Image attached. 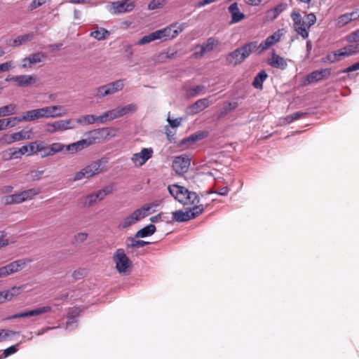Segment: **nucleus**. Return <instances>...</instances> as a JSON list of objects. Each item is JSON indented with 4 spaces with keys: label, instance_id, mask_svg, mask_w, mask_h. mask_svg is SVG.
Returning <instances> with one entry per match:
<instances>
[{
    "label": "nucleus",
    "instance_id": "58",
    "mask_svg": "<svg viewBox=\"0 0 359 359\" xmlns=\"http://www.w3.org/2000/svg\"><path fill=\"white\" fill-rule=\"evenodd\" d=\"M86 275V270L85 269H78L72 273V278L75 280H80L85 277Z\"/></svg>",
    "mask_w": 359,
    "mask_h": 359
},
{
    "label": "nucleus",
    "instance_id": "8",
    "mask_svg": "<svg viewBox=\"0 0 359 359\" xmlns=\"http://www.w3.org/2000/svg\"><path fill=\"white\" fill-rule=\"evenodd\" d=\"M153 154L154 150L151 147L143 148L140 152L132 156L131 161L136 167H141L152 157Z\"/></svg>",
    "mask_w": 359,
    "mask_h": 359
},
{
    "label": "nucleus",
    "instance_id": "17",
    "mask_svg": "<svg viewBox=\"0 0 359 359\" xmlns=\"http://www.w3.org/2000/svg\"><path fill=\"white\" fill-rule=\"evenodd\" d=\"M52 310V308L49 306H43L40 308H36L33 310L27 311L25 312H21L17 314H15L10 317V319H15V318H26V317H31L34 316H39L41 315L43 313H46L48 312H50Z\"/></svg>",
    "mask_w": 359,
    "mask_h": 359
},
{
    "label": "nucleus",
    "instance_id": "33",
    "mask_svg": "<svg viewBox=\"0 0 359 359\" xmlns=\"http://www.w3.org/2000/svg\"><path fill=\"white\" fill-rule=\"evenodd\" d=\"M172 220L178 222H187L191 219V217L190 216V212L186 211L184 212L182 210H177L173 212L172 213Z\"/></svg>",
    "mask_w": 359,
    "mask_h": 359
},
{
    "label": "nucleus",
    "instance_id": "61",
    "mask_svg": "<svg viewBox=\"0 0 359 359\" xmlns=\"http://www.w3.org/2000/svg\"><path fill=\"white\" fill-rule=\"evenodd\" d=\"M88 238V233L84 232L78 233L74 236V242L76 244L83 243Z\"/></svg>",
    "mask_w": 359,
    "mask_h": 359
},
{
    "label": "nucleus",
    "instance_id": "35",
    "mask_svg": "<svg viewBox=\"0 0 359 359\" xmlns=\"http://www.w3.org/2000/svg\"><path fill=\"white\" fill-rule=\"evenodd\" d=\"M85 144H86V142L84 141V140H81L76 142L68 144L67 146V150L72 154L76 153L79 151H81L82 149H83L85 148H87V147L85 146Z\"/></svg>",
    "mask_w": 359,
    "mask_h": 359
},
{
    "label": "nucleus",
    "instance_id": "31",
    "mask_svg": "<svg viewBox=\"0 0 359 359\" xmlns=\"http://www.w3.org/2000/svg\"><path fill=\"white\" fill-rule=\"evenodd\" d=\"M287 7V4L286 3H280L276 6L274 8L270 9L267 12V15L271 20L276 19L283 11H285Z\"/></svg>",
    "mask_w": 359,
    "mask_h": 359
},
{
    "label": "nucleus",
    "instance_id": "57",
    "mask_svg": "<svg viewBox=\"0 0 359 359\" xmlns=\"http://www.w3.org/2000/svg\"><path fill=\"white\" fill-rule=\"evenodd\" d=\"M21 290V287H13L11 289L8 290H5L7 294V298L8 300H11L13 297L17 296L20 294Z\"/></svg>",
    "mask_w": 359,
    "mask_h": 359
},
{
    "label": "nucleus",
    "instance_id": "24",
    "mask_svg": "<svg viewBox=\"0 0 359 359\" xmlns=\"http://www.w3.org/2000/svg\"><path fill=\"white\" fill-rule=\"evenodd\" d=\"M39 118H42L40 108L25 111L21 116L22 122H30Z\"/></svg>",
    "mask_w": 359,
    "mask_h": 359
},
{
    "label": "nucleus",
    "instance_id": "63",
    "mask_svg": "<svg viewBox=\"0 0 359 359\" xmlns=\"http://www.w3.org/2000/svg\"><path fill=\"white\" fill-rule=\"evenodd\" d=\"M18 344H16V345L11 346L6 348L4 351V353H3V355H2L3 357L4 358H7L9 355L16 353L18 351Z\"/></svg>",
    "mask_w": 359,
    "mask_h": 359
},
{
    "label": "nucleus",
    "instance_id": "13",
    "mask_svg": "<svg viewBox=\"0 0 359 359\" xmlns=\"http://www.w3.org/2000/svg\"><path fill=\"white\" fill-rule=\"evenodd\" d=\"M107 161L102 158L95 161H93L90 164L86 166L85 171L88 175V177H93L97 174L102 172L104 167L106 165Z\"/></svg>",
    "mask_w": 359,
    "mask_h": 359
},
{
    "label": "nucleus",
    "instance_id": "46",
    "mask_svg": "<svg viewBox=\"0 0 359 359\" xmlns=\"http://www.w3.org/2000/svg\"><path fill=\"white\" fill-rule=\"evenodd\" d=\"M205 89V86L203 85L194 86L189 88L187 90V95L188 97H195L200 94Z\"/></svg>",
    "mask_w": 359,
    "mask_h": 359
},
{
    "label": "nucleus",
    "instance_id": "36",
    "mask_svg": "<svg viewBox=\"0 0 359 359\" xmlns=\"http://www.w3.org/2000/svg\"><path fill=\"white\" fill-rule=\"evenodd\" d=\"M34 38V34L33 33H28L25 35L18 36L13 40V46H21L26 42L31 41Z\"/></svg>",
    "mask_w": 359,
    "mask_h": 359
},
{
    "label": "nucleus",
    "instance_id": "19",
    "mask_svg": "<svg viewBox=\"0 0 359 359\" xmlns=\"http://www.w3.org/2000/svg\"><path fill=\"white\" fill-rule=\"evenodd\" d=\"M210 104L208 98L200 99L188 107L187 113L189 115L196 114L208 107Z\"/></svg>",
    "mask_w": 359,
    "mask_h": 359
},
{
    "label": "nucleus",
    "instance_id": "4",
    "mask_svg": "<svg viewBox=\"0 0 359 359\" xmlns=\"http://www.w3.org/2000/svg\"><path fill=\"white\" fill-rule=\"evenodd\" d=\"M358 52V45H348L327 55V59L333 63Z\"/></svg>",
    "mask_w": 359,
    "mask_h": 359
},
{
    "label": "nucleus",
    "instance_id": "29",
    "mask_svg": "<svg viewBox=\"0 0 359 359\" xmlns=\"http://www.w3.org/2000/svg\"><path fill=\"white\" fill-rule=\"evenodd\" d=\"M118 118H121L119 111L118 107H115L101 114L100 119H102V123H105L108 121H111Z\"/></svg>",
    "mask_w": 359,
    "mask_h": 359
},
{
    "label": "nucleus",
    "instance_id": "56",
    "mask_svg": "<svg viewBox=\"0 0 359 359\" xmlns=\"http://www.w3.org/2000/svg\"><path fill=\"white\" fill-rule=\"evenodd\" d=\"M202 138V136L201 134H194L189 136L187 138L184 139L182 141V144H191L196 141L201 140Z\"/></svg>",
    "mask_w": 359,
    "mask_h": 359
},
{
    "label": "nucleus",
    "instance_id": "11",
    "mask_svg": "<svg viewBox=\"0 0 359 359\" xmlns=\"http://www.w3.org/2000/svg\"><path fill=\"white\" fill-rule=\"evenodd\" d=\"M145 217V212L144 210L138 208L133 212L130 215L125 217L120 223L119 226L122 229H126L137 222Z\"/></svg>",
    "mask_w": 359,
    "mask_h": 359
},
{
    "label": "nucleus",
    "instance_id": "2",
    "mask_svg": "<svg viewBox=\"0 0 359 359\" xmlns=\"http://www.w3.org/2000/svg\"><path fill=\"white\" fill-rule=\"evenodd\" d=\"M168 190L170 195L183 205H193L200 201L196 193L189 191L184 187L172 184L168 187Z\"/></svg>",
    "mask_w": 359,
    "mask_h": 359
},
{
    "label": "nucleus",
    "instance_id": "53",
    "mask_svg": "<svg viewBox=\"0 0 359 359\" xmlns=\"http://www.w3.org/2000/svg\"><path fill=\"white\" fill-rule=\"evenodd\" d=\"M306 115H307V113H304L302 111H297V112H294L292 114L287 116L285 118V120L287 123H290L295 120H297L302 117L306 116Z\"/></svg>",
    "mask_w": 359,
    "mask_h": 359
},
{
    "label": "nucleus",
    "instance_id": "43",
    "mask_svg": "<svg viewBox=\"0 0 359 359\" xmlns=\"http://www.w3.org/2000/svg\"><path fill=\"white\" fill-rule=\"evenodd\" d=\"M237 107H238L237 102H228L223 107V108L220 111V112L219 114V117L221 118L222 116H224L227 114L230 113L231 111H232L233 110L236 109Z\"/></svg>",
    "mask_w": 359,
    "mask_h": 359
},
{
    "label": "nucleus",
    "instance_id": "38",
    "mask_svg": "<svg viewBox=\"0 0 359 359\" xmlns=\"http://www.w3.org/2000/svg\"><path fill=\"white\" fill-rule=\"evenodd\" d=\"M17 105L15 104H9L0 107V117L13 115L16 113Z\"/></svg>",
    "mask_w": 359,
    "mask_h": 359
},
{
    "label": "nucleus",
    "instance_id": "16",
    "mask_svg": "<svg viewBox=\"0 0 359 359\" xmlns=\"http://www.w3.org/2000/svg\"><path fill=\"white\" fill-rule=\"evenodd\" d=\"M291 18L294 22V30L304 39H306L309 36V32L306 29L299 27V23L302 22L304 23V18L302 17L301 14L296 11H292L291 13Z\"/></svg>",
    "mask_w": 359,
    "mask_h": 359
},
{
    "label": "nucleus",
    "instance_id": "9",
    "mask_svg": "<svg viewBox=\"0 0 359 359\" xmlns=\"http://www.w3.org/2000/svg\"><path fill=\"white\" fill-rule=\"evenodd\" d=\"M247 57V44H244L241 48H237L226 56L227 63L236 65L243 62Z\"/></svg>",
    "mask_w": 359,
    "mask_h": 359
},
{
    "label": "nucleus",
    "instance_id": "54",
    "mask_svg": "<svg viewBox=\"0 0 359 359\" xmlns=\"http://www.w3.org/2000/svg\"><path fill=\"white\" fill-rule=\"evenodd\" d=\"M203 205H195L191 208H189V212H190V216L191 217V219L196 218L199 215H201L203 212Z\"/></svg>",
    "mask_w": 359,
    "mask_h": 359
},
{
    "label": "nucleus",
    "instance_id": "59",
    "mask_svg": "<svg viewBox=\"0 0 359 359\" xmlns=\"http://www.w3.org/2000/svg\"><path fill=\"white\" fill-rule=\"evenodd\" d=\"M165 4V0H152L148 5L149 10H155L161 8Z\"/></svg>",
    "mask_w": 359,
    "mask_h": 359
},
{
    "label": "nucleus",
    "instance_id": "12",
    "mask_svg": "<svg viewBox=\"0 0 359 359\" xmlns=\"http://www.w3.org/2000/svg\"><path fill=\"white\" fill-rule=\"evenodd\" d=\"M190 165V159L188 156L181 155L176 156L172 162V168L177 174L185 173Z\"/></svg>",
    "mask_w": 359,
    "mask_h": 359
},
{
    "label": "nucleus",
    "instance_id": "32",
    "mask_svg": "<svg viewBox=\"0 0 359 359\" xmlns=\"http://www.w3.org/2000/svg\"><path fill=\"white\" fill-rule=\"evenodd\" d=\"M156 228L155 225L151 224L145 227L140 229L135 234L136 238H145L153 235L156 232Z\"/></svg>",
    "mask_w": 359,
    "mask_h": 359
},
{
    "label": "nucleus",
    "instance_id": "10",
    "mask_svg": "<svg viewBox=\"0 0 359 359\" xmlns=\"http://www.w3.org/2000/svg\"><path fill=\"white\" fill-rule=\"evenodd\" d=\"M36 76L32 75H19L7 77L6 81L13 82L19 87H27L36 82Z\"/></svg>",
    "mask_w": 359,
    "mask_h": 359
},
{
    "label": "nucleus",
    "instance_id": "49",
    "mask_svg": "<svg viewBox=\"0 0 359 359\" xmlns=\"http://www.w3.org/2000/svg\"><path fill=\"white\" fill-rule=\"evenodd\" d=\"M23 202L32 199L34 196L38 194V191L34 189H29L20 192Z\"/></svg>",
    "mask_w": 359,
    "mask_h": 359
},
{
    "label": "nucleus",
    "instance_id": "5",
    "mask_svg": "<svg viewBox=\"0 0 359 359\" xmlns=\"http://www.w3.org/2000/svg\"><path fill=\"white\" fill-rule=\"evenodd\" d=\"M135 3L133 0H121L112 2L108 11L113 15L128 13L134 9Z\"/></svg>",
    "mask_w": 359,
    "mask_h": 359
},
{
    "label": "nucleus",
    "instance_id": "28",
    "mask_svg": "<svg viewBox=\"0 0 359 359\" xmlns=\"http://www.w3.org/2000/svg\"><path fill=\"white\" fill-rule=\"evenodd\" d=\"M79 309L77 308L72 309L68 313V320L66 323V329L72 330L76 327V317L79 315Z\"/></svg>",
    "mask_w": 359,
    "mask_h": 359
},
{
    "label": "nucleus",
    "instance_id": "55",
    "mask_svg": "<svg viewBox=\"0 0 359 359\" xmlns=\"http://www.w3.org/2000/svg\"><path fill=\"white\" fill-rule=\"evenodd\" d=\"M316 22V17L313 13H309L304 17V23L307 25V28L309 29Z\"/></svg>",
    "mask_w": 359,
    "mask_h": 359
},
{
    "label": "nucleus",
    "instance_id": "14",
    "mask_svg": "<svg viewBox=\"0 0 359 359\" xmlns=\"http://www.w3.org/2000/svg\"><path fill=\"white\" fill-rule=\"evenodd\" d=\"M25 266V262L23 259H18L0 267L5 277L16 273Z\"/></svg>",
    "mask_w": 359,
    "mask_h": 359
},
{
    "label": "nucleus",
    "instance_id": "27",
    "mask_svg": "<svg viewBox=\"0 0 359 359\" xmlns=\"http://www.w3.org/2000/svg\"><path fill=\"white\" fill-rule=\"evenodd\" d=\"M46 55L42 52H37L30 55L29 57H25L22 60V62H28L29 67L32 65L42 62L46 58Z\"/></svg>",
    "mask_w": 359,
    "mask_h": 359
},
{
    "label": "nucleus",
    "instance_id": "60",
    "mask_svg": "<svg viewBox=\"0 0 359 359\" xmlns=\"http://www.w3.org/2000/svg\"><path fill=\"white\" fill-rule=\"evenodd\" d=\"M346 41L349 43L358 42L359 41V29L350 33L346 36Z\"/></svg>",
    "mask_w": 359,
    "mask_h": 359
},
{
    "label": "nucleus",
    "instance_id": "3",
    "mask_svg": "<svg viewBox=\"0 0 359 359\" xmlns=\"http://www.w3.org/2000/svg\"><path fill=\"white\" fill-rule=\"evenodd\" d=\"M113 261L116 264V269L121 276L129 274L132 268V262L126 255L124 249H117L113 255Z\"/></svg>",
    "mask_w": 359,
    "mask_h": 359
},
{
    "label": "nucleus",
    "instance_id": "1",
    "mask_svg": "<svg viewBox=\"0 0 359 359\" xmlns=\"http://www.w3.org/2000/svg\"><path fill=\"white\" fill-rule=\"evenodd\" d=\"M185 27V23L180 24L179 26H177V24H172L163 29L156 30L148 35L144 36L136 43V44L138 46H142L158 39L164 41L168 39H175L184 30Z\"/></svg>",
    "mask_w": 359,
    "mask_h": 359
},
{
    "label": "nucleus",
    "instance_id": "20",
    "mask_svg": "<svg viewBox=\"0 0 359 359\" xmlns=\"http://www.w3.org/2000/svg\"><path fill=\"white\" fill-rule=\"evenodd\" d=\"M267 64L272 67L280 69H285L287 65L286 60L277 55L274 50L271 52V57L268 58Z\"/></svg>",
    "mask_w": 359,
    "mask_h": 359
},
{
    "label": "nucleus",
    "instance_id": "51",
    "mask_svg": "<svg viewBox=\"0 0 359 359\" xmlns=\"http://www.w3.org/2000/svg\"><path fill=\"white\" fill-rule=\"evenodd\" d=\"M282 35L283 33L281 32V30H278L277 32H274L272 35L268 36L266 39V40L267 41V43L270 44V46H271L274 43L278 42L280 40Z\"/></svg>",
    "mask_w": 359,
    "mask_h": 359
},
{
    "label": "nucleus",
    "instance_id": "45",
    "mask_svg": "<svg viewBox=\"0 0 359 359\" xmlns=\"http://www.w3.org/2000/svg\"><path fill=\"white\" fill-rule=\"evenodd\" d=\"M101 118V115L95 116L93 114H87L83 116V121H85V125H90L95 123H103L102 119Z\"/></svg>",
    "mask_w": 359,
    "mask_h": 359
},
{
    "label": "nucleus",
    "instance_id": "50",
    "mask_svg": "<svg viewBox=\"0 0 359 359\" xmlns=\"http://www.w3.org/2000/svg\"><path fill=\"white\" fill-rule=\"evenodd\" d=\"M351 22V20L350 19V16H349L348 13H346L343 15H341L337 19V25L339 27H343Z\"/></svg>",
    "mask_w": 359,
    "mask_h": 359
},
{
    "label": "nucleus",
    "instance_id": "42",
    "mask_svg": "<svg viewBox=\"0 0 359 359\" xmlns=\"http://www.w3.org/2000/svg\"><path fill=\"white\" fill-rule=\"evenodd\" d=\"M22 198L21 197L20 193L14 194L12 195L6 196L5 197V204L11 205L14 203H22Z\"/></svg>",
    "mask_w": 359,
    "mask_h": 359
},
{
    "label": "nucleus",
    "instance_id": "34",
    "mask_svg": "<svg viewBox=\"0 0 359 359\" xmlns=\"http://www.w3.org/2000/svg\"><path fill=\"white\" fill-rule=\"evenodd\" d=\"M117 107L121 117L129 114H133L137 110V104L135 103H130L125 106H118Z\"/></svg>",
    "mask_w": 359,
    "mask_h": 359
},
{
    "label": "nucleus",
    "instance_id": "30",
    "mask_svg": "<svg viewBox=\"0 0 359 359\" xmlns=\"http://www.w3.org/2000/svg\"><path fill=\"white\" fill-rule=\"evenodd\" d=\"M268 78V74L265 70L259 72L255 77L252 81V86L258 90L263 89V82Z\"/></svg>",
    "mask_w": 359,
    "mask_h": 359
},
{
    "label": "nucleus",
    "instance_id": "23",
    "mask_svg": "<svg viewBox=\"0 0 359 359\" xmlns=\"http://www.w3.org/2000/svg\"><path fill=\"white\" fill-rule=\"evenodd\" d=\"M105 86L109 95H111L122 90L125 86V82L123 79H118L107 83Z\"/></svg>",
    "mask_w": 359,
    "mask_h": 359
},
{
    "label": "nucleus",
    "instance_id": "25",
    "mask_svg": "<svg viewBox=\"0 0 359 359\" xmlns=\"http://www.w3.org/2000/svg\"><path fill=\"white\" fill-rule=\"evenodd\" d=\"M218 44L219 41L217 39L213 37L209 38L200 46L201 50L198 54L201 56L206 53H209L218 46Z\"/></svg>",
    "mask_w": 359,
    "mask_h": 359
},
{
    "label": "nucleus",
    "instance_id": "44",
    "mask_svg": "<svg viewBox=\"0 0 359 359\" xmlns=\"http://www.w3.org/2000/svg\"><path fill=\"white\" fill-rule=\"evenodd\" d=\"M95 194L94 192L88 194L83 200V205L84 207H91L97 202Z\"/></svg>",
    "mask_w": 359,
    "mask_h": 359
},
{
    "label": "nucleus",
    "instance_id": "41",
    "mask_svg": "<svg viewBox=\"0 0 359 359\" xmlns=\"http://www.w3.org/2000/svg\"><path fill=\"white\" fill-rule=\"evenodd\" d=\"M160 203L161 201H155L152 203L144 205L140 208V209L144 210V212H145V217H147V215L156 212V208H157Z\"/></svg>",
    "mask_w": 359,
    "mask_h": 359
},
{
    "label": "nucleus",
    "instance_id": "18",
    "mask_svg": "<svg viewBox=\"0 0 359 359\" xmlns=\"http://www.w3.org/2000/svg\"><path fill=\"white\" fill-rule=\"evenodd\" d=\"M331 71L330 69H318L308 74L306 81L308 83H312L329 77Z\"/></svg>",
    "mask_w": 359,
    "mask_h": 359
},
{
    "label": "nucleus",
    "instance_id": "48",
    "mask_svg": "<svg viewBox=\"0 0 359 359\" xmlns=\"http://www.w3.org/2000/svg\"><path fill=\"white\" fill-rule=\"evenodd\" d=\"M4 121V124L6 129L8 128H12L18 125L19 123L22 122L21 116H15L8 118H3Z\"/></svg>",
    "mask_w": 359,
    "mask_h": 359
},
{
    "label": "nucleus",
    "instance_id": "21",
    "mask_svg": "<svg viewBox=\"0 0 359 359\" xmlns=\"http://www.w3.org/2000/svg\"><path fill=\"white\" fill-rule=\"evenodd\" d=\"M108 128H99L93 130L87 133L85 135L86 138L83 139L86 142L85 146L87 147L94 144L95 141L100 139V137L103 136L104 133L107 131Z\"/></svg>",
    "mask_w": 359,
    "mask_h": 359
},
{
    "label": "nucleus",
    "instance_id": "40",
    "mask_svg": "<svg viewBox=\"0 0 359 359\" xmlns=\"http://www.w3.org/2000/svg\"><path fill=\"white\" fill-rule=\"evenodd\" d=\"M109 32L102 27H100L90 33V36L98 41L105 39L109 36Z\"/></svg>",
    "mask_w": 359,
    "mask_h": 359
},
{
    "label": "nucleus",
    "instance_id": "64",
    "mask_svg": "<svg viewBox=\"0 0 359 359\" xmlns=\"http://www.w3.org/2000/svg\"><path fill=\"white\" fill-rule=\"evenodd\" d=\"M48 0H33L29 5V10L33 11L38 7L43 5Z\"/></svg>",
    "mask_w": 359,
    "mask_h": 359
},
{
    "label": "nucleus",
    "instance_id": "39",
    "mask_svg": "<svg viewBox=\"0 0 359 359\" xmlns=\"http://www.w3.org/2000/svg\"><path fill=\"white\" fill-rule=\"evenodd\" d=\"M149 243L147 241H144L142 240H136L134 238L129 237L126 240V245L128 248H142L147 245H148Z\"/></svg>",
    "mask_w": 359,
    "mask_h": 359
},
{
    "label": "nucleus",
    "instance_id": "22",
    "mask_svg": "<svg viewBox=\"0 0 359 359\" xmlns=\"http://www.w3.org/2000/svg\"><path fill=\"white\" fill-rule=\"evenodd\" d=\"M32 131L31 129L29 130H22L19 132L14 133L10 135L8 140V143L11 144L15 142L24 140H29L32 138Z\"/></svg>",
    "mask_w": 359,
    "mask_h": 359
},
{
    "label": "nucleus",
    "instance_id": "62",
    "mask_svg": "<svg viewBox=\"0 0 359 359\" xmlns=\"http://www.w3.org/2000/svg\"><path fill=\"white\" fill-rule=\"evenodd\" d=\"M65 146L59 142L53 143L49 145V148L54 155L56 153L60 152L63 150Z\"/></svg>",
    "mask_w": 359,
    "mask_h": 359
},
{
    "label": "nucleus",
    "instance_id": "47",
    "mask_svg": "<svg viewBox=\"0 0 359 359\" xmlns=\"http://www.w3.org/2000/svg\"><path fill=\"white\" fill-rule=\"evenodd\" d=\"M107 91L105 85L100 86L94 90V96L97 99H102L109 95Z\"/></svg>",
    "mask_w": 359,
    "mask_h": 359
},
{
    "label": "nucleus",
    "instance_id": "7",
    "mask_svg": "<svg viewBox=\"0 0 359 359\" xmlns=\"http://www.w3.org/2000/svg\"><path fill=\"white\" fill-rule=\"evenodd\" d=\"M40 109L42 118L61 117L67 114V109L62 105L48 106Z\"/></svg>",
    "mask_w": 359,
    "mask_h": 359
},
{
    "label": "nucleus",
    "instance_id": "52",
    "mask_svg": "<svg viewBox=\"0 0 359 359\" xmlns=\"http://www.w3.org/2000/svg\"><path fill=\"white\" fill-rule=\"evenodd\" d=\"M37 152H41V157L45 158L49 156H53V153L49 148V145L44 146L41 143H39V147Z\"/></svg>",
    "mask_w": 359,
    "mask_h": 359
},
{
    "label": "nucleus",
    "instance_id": "15",
    "mask_svg": "<svg viewBox=\"0 0 359 359\" xmlns=\"http://www.w3.org/2000/svg\"><path fill=\"white\" fill-rule=\"evenodd\" d=\"M39 144L36 142H30L27 145L22 146V147L15 149L11 154V158H18V155H27L30 156L37 152Z\"/></svg>",
    "mask_w": 359,
    "mask_h": 359
},
{
    "label": "nucleus",
    "instance_id": "26",
    "mask_svg": "<svg viewBox=\"0 0 359 359\" xmlns=\"http://www.w3.org/2000/svg\"><path fill=\"white\" fill-rule=\"evenodd\" d=\"M229 11L231 15V23H236L245 18V15L240 12L237 3H233L229 7Z\"/></svg>",
    "mask_w": 359,
    "mask_h": 359
},
{
    "label": "nucleus",
    "instance_id": "6",
    "mask_svg": "<svg viewBox=\"0 0 359 359\" xmlns=\"http://www.w3.org/2000/svg\"><path fill=\"white\" fill-rule=\"evenodd\" d=\"M75 128L76 125L72 119L60 120L47 124V131L50 133L74 129Z\"/></svg>",
    "mask_w": 359,
    "mask_h": 359
},
{
    "label": "nucleus",
    "instance_id": "37",
    "mask_svg": "<svg viewBox=\"0 0 359 359\" xmlns=\"http://www.w3.org/2000/svg\"><path fill=\"white\" fill-rule=\"evenodd\" d=\"M113 191V186L108 185L104 187V188L99 189L97 191H94L95 194L96 198L98 201H102L107 195L111 194Z\"/></svg>",
    "mask_w": 359,
    "mask_h": 359
}]
</instances>
